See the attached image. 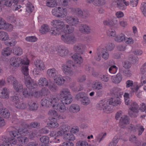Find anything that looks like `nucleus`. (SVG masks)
I'll return each mask as SVG.
<instances>
[{
	"instance_id": "obj_22",
	"label": "nucleus",
	"mask_w": 146,
	"mask_h": 146,
	"mask_svg": "<svg viewBox=\"0 0 146 146\" xmlns=\"http://www.w3.org/2000/svg\"><path fill=\"white\" fill-rule=\"evenodd\" d=\"M80 109L79 106L77 104H73L70 107L69 110L71 113H76L79 112Z\"/></svg>"
},
{
	"instance_id": "obj_13",
	"label": "nucleus",
	"mask_w": 146,
	"mask_h": 146,
	"mask_svg": "<svg viewBox=\"0 0 146 146\" xmlns=\"http://www.w3.org/2000/svg\"><path fill=\"white\" fill-rule=\"evenodd\" d=\"M108 102L110 105L113 106H116L118 105H120L121 102L119 98L115 96L109 99L108 100Z\"/></svg>"
},
{
	"instance_id": "obj_35",
	"label": "nucleus",
	"mask_w": 146,
	"mask_h": 146,
	"mask_svg": "<svg viewBox=\"0 0 146 146\" xmlns=\"http://www.w3.org/2000/svg\"><path fill=\"white\" fill-rule=\"evenodd\" d=\"M13 87L17 92H21L23 89L22 84L17 81L15 83L13 84Z\"/></svg>"
},
{
	"instance_id": "obj_27",
	"label": "nucleus",
	"mask_w": 146,
	"mask_h": 146,
	"mask_svg": "<svg viewBox=\"0 0 146 146\" xmlns=\"http://www.w3.org/2000/svg\"><path fill=\"white\" fill-rule=\"evenodd\" d=\"M60 112H63L66 110V107L63 103L58 104L56 106L54 107V108Z\"/></svg>"
},
{
	"instance_id": "obj_39",
	"label": "nucleus",
	"mask_w": 146,
	"mask_h": 146,
	"mask_svg": "<svg viewBox=\"0 0 146 146\" xmlns=\"http://www.w3.org/2000/svg\"><path fill=\"white\" fill-rule=\"evenodd\" d=\"M18 2V0H5L4 5L7 7H9L11 6L12 4H17Z\"/></svg>"
},
{
	"instance_id": "obj_44",
	"label": "nucleus",
	"mask_w": 146,
	"mask_h": 146,
	"mask_svg": "<svg viewBox=\"0 0 146 146\" xmlns=\"http://www.w3.org/2000/svg\"><path fill=\"white\" fill-rule=\"evenodd\" d=\"M62 100L61 101L62 103L65 104H70L72 101V97L71 95L69 96L64 98L61 99Z\"/></svg>"
},
{
	"instance_id": "obj_53",
	"label": "nucleus",
	"mask_w": 146,
	"mask_h": 146,
	"mask_svg": "<svg viewBox=\"0 0 146 146\" xmlns=\"http://www.w3.org/2000/svg\"><path fill=\"white\" fill-rule=\"evenodd\" d=\"M40 141L43 143L47 144L49 143V138L46 136H43L40 138Z\"/></svg>"
},
{
	"instance_id": "obj_4",
	"label": "nucleus",
	"mask_w": 146,
	"mask_h": 146,
	"mask_svg": "<svg viewBox=\"0 0 146 146\" xmlns=\"http://www.w3.org/2000/svg\"><path fill=\"white\" fill-rule=\"evenodd\" d=\"M139 109V106L136 102H133L131 104V107L129 111V113L130 116L132 117H136L137 116L136 114Z\"/></svg>"
},
{
	"instance_id": "obj_60",
	"label": "nucleus",
	"mask_w": 146,
	"mask_h": 146,
	"mask_svg": "<svg viewBox=\"0 0 146 146\" xmlns=\"http://www.w3.org/2000/svg\"><path fill=\"white\" fill-rule=\"evenodd\" d=\"M18 139L19 142L22 144H25L26 143H27L28 140L27 138L25 137L21 136L18 137Z\"/></svg>"
},
{
	"instance_id": "obj_9",
	"label": "nucleus",
	"mask_w": 146,
	"mask_h": 146,
	"mask_svg": "<svg viewBox=\"0 0 146 146\" xmlns=\"http://www.w3.org/2000/svg\"><path fill=\"white\" fill-rule=\"evenodd\" d=\"M97 108L99 110H103L104 112L106 113H109L110 112L108 106L104 101L101 100L98 105Z\"/></svg>"
},
{
	"instance_id": "obj_15",
	"label": "nucleus",
	"mask_w": 146,
	"mask_h": 146,
	"mask_svg": "<svg viewBox=\"0 0 146 146\" xmlns=\"http://www.w3.org/2000/svg\"><path fill=\"white\" fill-rule=\"evenodd\" d=\"M74 50L79 54H82L84 52V46L81 44H77L74 45Z\"/></svg>"
},
{
	"instance_id": "obj_38",
	"label": "nucleus",
	"mask_w": 146,
	"mask_h": 146,
	"mask_svg": "<svg viewBox=\"0 0 146 146\" xmlns=\"http://www.w3.org/2000/svg\"><path fill=\"white\" fill-rule=\"evenodd\" d=\"M38 84L42 86H48V80L45 78H41L38 80Z\"/></svg>"
},
{
	"instance_id": "obj_3",
	"label": "nucleus",
	"mask_w": 146,
	"mask_h": 146,
	"mask_svg": "<svg viewBox=\"0 0 146 146\" xmlns=\"http://www.w3.org/2000/svg\"><path fill=\"white\" fill-rule=\"evenodd\" d=\"M52 13L54 16L58 18H64L66 17L67 15L66 9L60 7L54 8L52 10Z\"/></svg>"
},
{
	"instance_id": "obj_26",
	"label": "nucleus",
	"mask_w": 146,
	"mask_h": 146,
	"mask_svg": "<svg viewBox=\"0 0 146 146\" xmlns=\"http://www.w3.org/2000/svg\"><path fill=\"white\" fill-rule=\"evenodd\" d=\"M47 73L49 76L50 77L56 78V76L58 75L57 71L54 69L52 68L48 69L47 70Z\"/></svg>"
},
{
	"instance_id": "obj_36",
	"label": "nucleus",
	"mask_w": 146,
	"mask_h": 146,
	"mask_svg": "<svg viewBox=\"0 0 146 146\" xmlns=\"http://www.w3.org/2000/svg\"><path fill=\"white\" fill-rule=\"evenodd\" d=\"M28 105L31 110H36L38 108V104L33 101H31L29 102L28 103Z\"/></svg>"
},
{
	"instance_id": "obj_56",
	"label": "nucleus",
	"mask_w": 146,
	"mask_h": 146,
	"mask_svg": "<svg viewBox=\"0 0 146 146\" xmlns=\"http://www.w3.org/2000/svg\"><path fill=\"white\" fill-rule=\"evenodd\" d=\"M15 106L16 108L19 109H23L27 107V106L26 104L23 102H20L18 103L15 105Z\"/></svg>"
},
{
	"instance_id": "obj_14",
	"label": "nucleus",
	"mask_w": 146,
	"mask_h": 146,
	"mask_svg": "<svg viewBox=\"0 0 146 146\" xmlns=\"http://www.w3.org/2000/svg\"><path fill=\"white\" fill-rule=\"evenodd\" d=\"M79 31L82 33L88 34L91 31L90 27L87 25L82 24L79 27Z\"/></svg>"
},
{
	"instance_id": "obj_41",
	"label": "nucleus",
	"mask_w": 146,
	"mask_h": 146,
	"mask_svg": "<svg viewBox=\"0 0 146 146\" xmlns=\"http://www.w3.org/2000/svg\"><path fill=\"white\" fill-rule=\"evenodd\" d=\"M125 1V0H117L115 3H116L117 7L121 10L124 9L125 7L124 5Z\"/></svg>"
},
{
	"instance_id": "obj_55",
	"label": "nucleus",
	"mask_w": 146,
	"mask_h": 146,
	"mask_svg": "<svg viewBox=\"0 0 146 146\" xmlns=\"http://www.w3.org/2000/svg\"><path fill=\"white\" fill-rule=\"evenodd\" d=\"M21 66L23 65V66L22 67V71H23V66H27L28 67L27 65L29 64V60H28V59L26 58H24L23 59H21Z\"/></svg>"
},
{
	"instance_id": "obj_58",
	"label": "nucleus",
	"mask_w": 146,
	"mask_h": 146,
	"mask_svg": "<svg viewBox=\"0 0 146 146\" xmlns=\"http://www.w3.org/2000/svg\"><path fill=\"white\" fill-rule=\"evenodd\" d=\"M141 9L143 15L146 17V3L143 2L142 3Z\"/></svg>"
},
{
	"instance_id": "obj_52",
	"label": "nucleus",
	"mask_w": 146,
	"mask_h": 146,
	"mask_svg": "<svg viewBox=\"0 0 146 146\" xmlns=\"http://www.w3.org/2000/svg\"><path fill=\"white\" fill-rule=\"evenodd\" d=\"M129 59V60L134 64L138 63L139 60L137 56L132 55L130 56Z\"/></svg>"
},
{
	"instance_id": "obj_5",
	"label": "nucleus",
	"mask_w": 146,
	"mask_h": 146,
	"mask_svg": "<svg viewBox=\"0 0 146 146\" xmlns=\"http://www.w3.org/2000/svg\"><path fill=\"white\" fill-rule=\"evenodd\" d=\"M65 20L68 24L71 26H75L77 25L79 22L78 19L76 17L72 16L66 17Z\"/></svg>"
},
{
	"instance_id": "obj_50",
	"label": "nucleus",
	"mask_w": 146,
	"mask_h": 146,
	"mask_svg": "<svg viewBox=\"0 0 146 146\" xmlns=\"http://www.w3.org/2000/svg\"><path fill=\"white\" fill-rule=\"evenodd\" d=\"M93 88L98 90H100L102 88V85L100 82H97L93 84L92 85Z\"/></svg>"
},
{
	"instance_id": "obj_57",
	"label": "nucleus",
	"mask_w": 146,
	"mask_h": 146,
	"mask_svg": "<svg viewBox=\"0 0 146 146\" xmlns=\"http://www.w3.org/2000/svg\"><path fill=\"white\" fill-rule=\"evenodd\" d=\"M86 94L84 92L80 93L77 94L75 97L76 99L78 100H82L86 96Z\"/></svg>"
},
{
	"instance_id": "obj_51",
	"label": "nucleus",
	"mask_w": 146,
	"mask_h": 146,
	"mask_svg": "<svg viewBox=\"0 0 146 146\" xmlns=\"http://www.w3.org/2000/svg\"><path fill=\"white\" fill-rule=\"evenodd\" d=\"M101 52L102 53V56L103 58L105 60H107L109 56V54L107 50L104 48L102 49Z\"/></svg>"
},
{
	"instance_id": "obj_12",
	"label": "nucleus",
	"mask_w": 146,
	"mask_h": 146,
	"mask_svg": "<svg viewBox=\"0 0 146 146\" xmlns=\"http://www.w3.org/2000/svg\"><path fill=\"white\" fill-rule=\"evenodd\" d=\"M72 57L75 61L76 67L80 66L83 62V59L82 56L79 54H75Z\"/></svg>"
},
{
	"instance_id": "obj_17",
	"label": "nucleus",
	"mask_w": 146,
	"mask_h": 146,
	"mask_svg": "<svg viewBox=\"0 0 146 146\" xmlns=\"http://www.w3.org/2000/svg\"><path fill=\"white\" fill-rule=\"evenodd\" d=\"M34 63L36 68L38 69L39 70L43 71L45 69L44 63L42 61L37 60Z\"/></svg>"
},
{
	"instance_id": "obj_40",
	"label": "nucleus",
	"mask_w": 146,
	"mask_h": 146,
	"mask_svg": "<svg viewBox=\"0 0 146 146\" xmlns=\"http://www.w3.org/2000/svg\"><path fill=\"white\" fill-rule=\"evenodd\" d=\"M13 53L15 55L20 56L23 54V50L19 47H15L13 48Z\"/></svg>"
},
{
	"instance_id": "obj_63",
	"label": "nucleus",
	"mask_w": 146,
	"mask_h": 146,
	"mask_svg": "<svg viewBox=\"0 0 146 146\" xmlns=\"http://www.w3.org/2000/svg\"><path fill=\"white\" fill-rule=\"evenodd\" d=\"M87 3L93 4L96 6H100V4L99 3V1L98 0H86Z\"/></svg>"
},
{
	"instance_id": "obj_18",
	"label": "nucleus",
	"mask_w": 146,
	"mask_h": 146,
	"mask_svg": "<svg viewBox=\"0 0 146 146\" xmlns=\"http://www.w3.org/2000/svg\"><path fill=\"white\" fill-rule=\"evenodd\" d=\"M111 94L113 96L119 98L121 97L123 92L120 88L115 87L112 90Z\"/></svg>"
},
{
	"instance_id": "obj_19",
	"label": "nucleus",
	"mask_w": 146,
	"mask_h": 146,
	"mask_svg": "<svg viewBox=\"0 0 146 146\" xmlns=\"http://www.w3.org/2000/svg\"><path fill=\"white\" fill-rule=\"evenodd\" d=\"M55 82L58 85H61L63 84L66 81L64 78L60 75H57L56 78L54 79Z\"/></svg>"
},
{
	"instance_id": "obj_61",
	"label": "nucleus",
	"mask_w": 146,
	"mask_h": 146,
	"mask_svg": "<svg viewBox=\"0 0 146 146\" xmlns=\"http://www.w3.org/2000/svg\"><path fill=\"white\" fill-rule=\"evenodd\" d=\"M81 103L85 105H86L89 104L90 102V100L88 97L86 96L82 100H81Z\"/></svg>"
},
{
	"instance_id": "obj_25",
	"label": "nucleus",
	"mask_w": 146,
	"mask_h": 146,
	"mask_svg": "<svg viewBox=\"0 0 146 146\" xmlns=\"http://www.w3.org/2000/svg\"><path fill=\"white\" fill-rule=\"evenodd\" d=\"M9 26L10 27H12V25H9L8 24L6 23L5 21L0 17V29H7Z\"/></svg>"
},
{
	"instance_id": "obj_10",
	"label": "nucleus",
	"mask_w": 146,
	"mask_h": 146,
	"mask_svg": "<svg viewBox=\"0 0 146 146\" xmlns=\"http://www.w3.org/2000/svg\"><path fill=\"white\" fill-rule=\"evenodd\" d=\"M70 9L72 12L75 13L78 17H86L87 16V15H85V12H83L82 10L80 8L72 7L70 8Z\"/></svg>"
},
{
	"instance_id": "obj_37",
	"label": "nucleus",
	"mask_w": 146,
	"mask_h": 146,
	"mask_svg": "<svg viewBox=\"0 0 146 146\" xmlns=\"http://www.w3.org/2000/svg\"><path fill=\"white\" fill-rule=\"evenodd\" d=\"M11 53V48L7 47L3 48L1 51L2 54L4 56H7L9 55Z\"/></svg>"
},
{
	"instance_id": "obj_30",
	"label": "nucleus",
	"mask_w": 146,
	"mask_h": 146,
	"mask_svg": "<svg viewBox=\"0 0 146 146\" xmlns=\"http://www.w3.org/2000/svg\"><path fill=\"white\" fill-rule=\"evenodd\" d=\"M0 114L4 118H8L10 115V113L7 109L3 108L0 110Z\"/></svg>"
},
{
	"instance_id": "obj_28",
	"label": "nucleus",
	"mask_w": 146,
	"mask_h": 146,
	"mask_svg": "<svg viewBox=\"0 0 146 146\" xmlns=\"http://www.w3.org/2000/svg\"><path fill=\"white\" fill-rule=\"evenodd\" d=\"M48 119L50 121V122H48V125L49 126L52 128H56L58 126V124L56 121V119L54 118L49 117Z\"/></svg>"
},
{
	"instance_id": "obj_33",
	"label": "nucleus",
	"mask_w": 146,
	"mask_h": 146,
	"mask_svg": "<svg viewBox=\"0 0 146 146\" xmlns=\"http://www.w3.org/2000/svg\"><path fill=\"white\" fill-rule=\"evenodd\" d=\"M23 95L25 97H29L33 96V91L30 88L24 89L23 92Z\"/></svg>"
},
{
	"instance_id": "obj_21",
	"label": "nucleus",
	"mask_w": 146,
	"mask_h": 146,
	"mask_svg": "<svg viewBox=\"0 0 146 146\" xmlns=\"http://www.w3.org/2000/svg\"><path fill=\"white\" fill-rule=\"evenodd\" d=\"M60 95L61 99L71 95L70 91L66 88H63L61 90Z\"/></svg>"
},
{
	"instance_id": "obj_24",
	"label": "nucleus",
	"mask_w": 146,
	"mask_h": 146,
	"mask_svg": "<svg viewBox=\"0 0 146 146\" xmlns=\"http://www.w3.org/2000/svg\"><path fill=\"white\" fill-rule=\"evenodd\" d=\"M62 67L64 72L65 74L70 76H71L73 74V72L71 70V67L64 65Z\"/></svg>"
},
{
	"instance_id": "obj_31",
	"label": "nucleus",
	"mask_w": 146,
	"mask_h": 146,
	"mask_svg": "<svg viewBox=\"0 0 146 146\" xmlns=\"http://www.w3.org/2000/svg\"><path fill=\"white\" fill-rule=\"evenodd\" d=\"M57 51L58 54L62 57L66 56L69 52L68 50L66 48H59L57 50Z\"/></svg>"
},
{
	"instance_id": "obj_46",
	"label": "nucleus",
	"mask_w": 146,
	"mask_h": 146,
	"mask_svg": "<svg viewBox=\"0 0 146 146\" xmlns=\"http://www.w3.org/2000/svg\"><path fill=\"white\" fill-rule=\"evenodd\" d=\"M7 34L3 31H0V40H5L8 39Z\"/></svg>"
},
{
	"instance_id": "obj_47",
	"label": "nucleus",
	"mask_w": 146,
	"mask_h": 146,
	"mask_svg": "<svg viewBox=\"0 0 146 146\" xmlns=\"http://www.w3.org/2000/svg\"><path fill=\"white\" fill-rule=\"evenodd\" d=\"M125 36L123 34H121L118 35L114 38L115 40L117 42H121L124 40Z\"/></svg>"
},
{
	"instance_id": "obj_49",
	"label": "nucleus",
	"mask_w": 146,
	"mask_h": 146,
	"mask_svg": "<svg viewBox=\"0 0 146 146\" xmlns=\"http://www.w3.org/2000/svg\"><path fill=\"white\" fill-rule=\"evenodd\" d=\"M46 5L49 7H54L57 5L56 1L54 0H48L46 1Z\"/></svg>"
},
{
	"instance_id": "obj_23",
	"label": "nucleus",
	"mask_w": 146,
	"mask_h": 146,
	"mask_svg": "<svg viewBox=\"0 0 146 146\" xmlns=\"http://www.w3.org/2000/svg\"><path fill=\"white\" fill-rule=\"evenodd\" d=\"M9 90L7 88H3L0 94L1 97L3 98H8L9 96Z\"/></svg>"
},
{
	"instance_id": "obj_59",
	"label": "nucleus",
	"mask_w": 146,
	"mask_h": 146,
	"mask_svg": "<svg viewBox=\"0 0 146 146\" xmlns=\"http://www.w3.org/2000/svg\"><path fill=\"white\" fill-rule=\"evenodd\" d=\"M7 81L9 83L11 82L12 83L13 85V84L15 83L16 82L17 80L16 78L13 76H10L7 78Z\"/></svg>"
},
{
	"instance_id": "obj_48",
	"label": "nucleus",
	"mask_w": 146,
	"mask_h": 146,
	"mask_svg": "<svg viewBox=\"0 0 146 146\" xmlns=\"http://www.w3.org/2000/svg\"><path fill=\"white\" fill-rule=\"evenodd\" d=\"M141 71L143 75L142 78L146 79V62L141 67Z\"/></svg>"
},
{
	"instance_id": "obj_6",
	"label": "nucleus",
	"mask_w": 146,
	"mask_h": 146,
	"mask_svg": "<svg viewBox=\"0 0 146 146\" xmlns=\"http://www.w3.org/2000/svg\"><path fill=\"white\" fill-rule=\"evenodd\" d=\"M129 129L133 132H135L136 130H138V135H141L144 130V128L143 126L140 125H137L135 126L131 124L129 127Z\"/></svg>"
},
{
	"instance_id": "obj_45",
	"label": "nucleus",
	"mask_w": 146,
	"mask_h": 146,
	"mask_svg": "<svg viewBox=\"0 0 146 146\" xmlns=\"http://www.w3.org/2000/svg\"><path fill=\"white\" fill-rule=\"evenodd\" d=\"M61 32V30L56 27L52 28L50 31V33L52 35H58L60 34Z\"/></svg>"
},
{
	"instance_id": "obj_34",
	"label": "nucleus",
	"mask_w": 146,
	"mask_h": 146,
	"mask_svg": "<svg viewBox=\"0 0 146 146\" xmlns=\"http://www.w3.org/2000/svg\"><path fill=\"white\" fill-rule=\"evenodd\" d=\"M63 139L65 140L68 141H73L75 139L73 134L72 133H66L64 135Z\"/></svg>"
},
{
	"instance_id": "obj_2",
	"label": "nucleus",
	"mask_w": 146,
	"mask_h": 146,
	"mask_svg": "<svg viewBox=\"0 0 146 146\" xmlns=\"http://www.w3.org/2000/svg\"><path fill=\"white\" fill-rule=\"evenodd\" d=\"M22 73L24 75L25 83L26 86L31 90L33 89L36 87V83L29 77L28 66L23 67Z\"/></svg>"
},
{
	"instance_id": "obj_64",
	"label": "nucleus",
	"mask_w": 146,
	"mask_h": 146,
	"mask_svg": "<svg viewBox=\"0 0 146 146\" xmlns=\"http://www.w3.org/2000/svg\"><path fill=\"white\" fill-rule=\"evenodd\" d=\"M34 9V7L30 2H28L27 4L26 11L29 13H31Z\"/></svg>"
},
{
	"instance_id": "obj_32",
	"label": "nucleus",
	"mask_w": 146,
	"mask_h": 146,
	"mask_svg": "<svg viewBox=\"0 0 146 146\" xmlns=\"http://www.w3.org/2000/svg\"><path fill=\"white\" fill-rule=\"evenodd\" d=\"M41 104L42 106L47 108L51 107L50 98H43L41 101Z\"/></svg>"
},
{
	"instance_id": "obj_16",
	"label": "nucleus",
	"mask_w": 146,
	"mask_h": 146,
	"mask_svg": "<svg viewBox=\"0 0 146 146\" xmlns=\"http://www.w3.org/2000/svg\"><path fill=\"white\" fill-rule=\"evenodd\" d=\"M58 96H53L51 97V98H50V106L51 107L52 106L53 108H54V107L55 106H56L58 104H59V102L60 100V97Z\"/></svg>"
},
{
	"instance_id": "obj_43",
	"label": "nucleus",
	"mask_w": 146,
	"mask_h": 146,
	"mask_svg": "<svg viewBox=\"0 0 146 146\" xmlns=\"http://www.w3.org/2000/svg\"><path fill=\"white\" fill-rule=\"evenodd\" d=\"M116 20L115 22L112 20H106L103 21V24L104 25L111 27L113 26L117 22Z\"/></svg>"
},
{
	"instance_id": "obj_7",
	"label": "nucleus",
	"mask_w": 146,
	"mask_h": 146,
	"mask_svg": "<svg viewBox=\"0 0 146 146\" xmlns=\"http://www.w3.org/2000/svg\"><path fill=\"white\" fill-rule=\"evenodd\" d=\"M129 118L127 115L122 116L120 119L119 125L120 127L122 128H125L129 123Z\"/></svg>"
},
{
	"instance_id": "obj_54",
	"label": "nucleus",
	"mask_w": 146,
	"mask_h": 146,
	"mask_svg": "<svg viewBox=\"0 0 146 146\" xmlns=\"http://www.w3.org/2000/svg\"><path fill=\"white\" fill-rule=\"evenodd\" d=\"M10 100L14 103L15 106L18 103H19V99L18 97L16 96H13L10 97Z\"/></svg>"
},
{
	"instance_id": "obj_1",
	"label": "nucleus",
	"mask_w": 146,
	"mask_h": 146,
	"mask_svg": "<svg viewBox=\"0 0 146 146\" xmlns=\"http://www.w3.org/2000/svg\"><path fill=\"white\" fill-rule=\"evenodd\" d=\"M68 25H66L64 28V31L66 32L61 36V40L67 44H73L77 41V39L75 35L72 33L74 31V28Z\"/></svg>"
},
{
	"instance_id": "obj_8",
	"label": "nucleus",
	"mask_w": 146,
	"mask_h": 146,
	"mask_svg": "<svg viewBox=\"0 0 146 146\" xmlns=\"http://www.w3.org/2000/svg\"><path fill=\"white\" fill-rule=\"evenodd\" d=\"M52 26L54 27L57 28L60 30L64 27L66 25L64 22L60 20H54L51 23Z\"/></svg>"
},
{
	"instance_id": "obj_11",
	"label": "nucleus",
	"mask_w": 146,
	"mask_h": 146,
	"mask_svg": "<svg viewBox=\"0 0 146 146\" xmlns=\"http://www.w3.org/2000/svg\"><path fill=\"white\" fill-rule=\"evenodd\" d=\"M10 65L13 67H17L21 66V58L13 57L11 58L10 62Z\"/></svg>"
},
{
	"instance_id": "obj_20",
	"label": "nucleus",
	"mask_w": 146,
	"mask_h": 146,
	"mask_svg": "<svg viewBox=\"0 0 146 146\" xmlns=\"http://www.w3.org/2000/svg\"><path fill=\"white\" fill-rule=\"evenodd\" d=\"M122 77L121 74H117L116 76H112L111 80L115 84H118L121 81Z\"/></svg>"
},
{
	"instance_id": "obj_29",
	"label": "nucleus",
	"mask_w": 146,
	"mask_h": 146,
	"mask_svg": "<svg viewBox=\"0 0 146 146\" xmlns=\"http://www.w3.org/2000/svg\"><path fill=\"white\" fill-rule=\"evenodd\" d=\"M21 133V129H15V130L11 131L9 132V134L11 136V139H13L12 140H13V139H14L15 137H16L17 135H18L19 134Z\"/></svg>"
},
{
	"instance_id": "obj_42",
	"label": "nucleus",
	"mask_w": 146,
	"mask_h": 146,
	"mask_svg": "<svg viewBox=\"0 0 146 146\" xmlns=\"http://www.w3.org/2000/svg\"><path fill=\"white\" fill-rule=\"evenodd\" d=\"M50 30L48 26L47 25H43L41 26L39 31L41 33L44 34L48 32Z\"/></svg>"
},
{
	"instance_id": "obj_62",
	"label": "nucleus",
	"mask_w": 146,
	"mask_h": 146,
	"mask_svg": "<svg viewBox=\"0 0 146 146\" xmlns=\"http://www.w3.org/2000/svg\"><path fill=\"white\" fill-rule=\"evenodd\" d=\"M25 39L27 41L30 42H34L36 41L37 39L35 36H32L26 37Z\"/></svg>"
}]
</instances>
